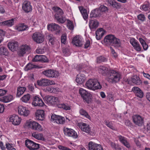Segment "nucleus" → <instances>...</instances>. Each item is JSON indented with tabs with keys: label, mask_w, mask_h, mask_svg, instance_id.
<instances>
[{
	"label": "nucleus",
	"mask_w": 150,
	"mask_h": 150,
	"mask_svg": "<svg viewBox=\"0 0 150 150\" xmlns=\"http://www.w3.org/2000/svg\"><path fill=\"white\" fill-rule=\"evenodd\" d=\"M104 42L106 44H110L112 45L121 47L122 43L120 40L116 38L115 35L110 34L106 36L104 39Z\"/></svg>",
	"instance_id": "f257e3e1"
},
{
	"label": "nucleus",
	"mask_w": 150,
	"mask_h": 150,
	"mask_svg": "<svg viewBox=\"0 0 150 150\" xmlns=\"http://www.w3.org/2000/svg\"><path fill=\"white\" fill-rule=\"evenodd\" d=\"M85 86L87 89L93 91L100 89L102 88L100 83L96 79H89L86 82Z\"/></svg>",
	"instance_id": "f03ea898"
},
{
	"label": "nucleus",
	"mask_w": 150,
	"mask_h": 150,
	"mask_svg": "<svg viewBox=\"0 0 150 150\" xmlns=\"http://www.w3.org/2000/svg\"><path fill=\"white\" fill-rule=\"evenodd\" d=\"M24 126L26 128L39 132L42 131L43 130L42 126L40 124L30 119L26 121L24 124Z\"/></svg>",
	"instance_id": "7ed1b4c3"
},
{
	"label": "nucleus",
	"mask_w": 150,
	"mask_h": 150,
	"mask_svg": "<svg viewBox=\"0 0 150 150\" xmlns=\"http://www.w3.org/2000/svg\"><path fill=\"white\" fill-rule=\"evenodd\" d=\"M106 76L108 81L112 83L118 82L120 78V73L113 70H109Z\"/></svg>",
	"instance_id": "20e7f679"
},
{
	"label": "nucleus",
	"mask_w": 150,
	"mask_h": 150,
	"mask_svg": "<svg viewBox=\"0 0 150 150\" xmlns=\"http://www.w3.org/2000/svg\"><path fill=\"white\" fill-rule=\"evenodd\" d=\"M52 9L54 11V17L59 22L63 23L66 21V18L63 17V12L60 8L54 7Z\"/></svg>",
	"instance_id": "39448f33"
},
{
	"label": "nucleus",
	"mask_w": 150,
	"mask_h": 150,
	"mask_svg": "<svg viewBox=\"0 0 150 150\" xmlns=\"http://www.w3.org/2000/svg\"><path fill=\"white\" fill-rule=\"evenodd\" d=\"M42 73L48 78H56L59 76V73L58 71L51 69L44 70Z\"/></svg>",
	"instance_id": "423d86ee"
},
{
	"label": "nucleus",
	"mask_w": 150,
	"mask_h": 150,
	"mask_svg": "<svg viewBox=\"0 0 150 150\" xmlns=\"http://www.w3.org/2000/svg\"><path fill=\"white\" fill-rule=\"evenodd\" d=\"M44 100L50 105H54L59 102V100L57 97L51 96H45Z\"/></svg>",
	"instance_id": "0eeeda50"
},
{
	"label": "nucleus",
	"mask_w": 150,
	"mask_h": 150,
	"mask_svg": "<svg viewBox=\"0 0 150 150\" xmlns=\"http://www.w3.org/2000/svg\"><path fill=\"white\" fill-rule=\"evenodd\" d=\"M8 121L12 122L14 125H18L21 123L22 119L18 115L13 114L11 115L8 118Z\"/></svg>",
	"instance_id": "6e6552de"
},
{
	"label": "nucleus",
	"mask_w": 150,
	"mask_h": 150,
	"mask_svg": "<svg viewBox=\"0 0 150 150\" xmlns=\"http://www.w3.org/2000/svg\"><path fill=\"white\" fill-rule=\"evenodd\" d=\"M51 121L58 124H63L65 122L64 118L61 116L53 114L51 116Z\"/></svg>",
	"instance_id": "1a4fd4ad"
},
{
	"label": "nucleus",
	"mask_w": 150,
	"mask_h": 150,
	"mask_svg": "<svg viewBox=\"0 0 150 150\" xmlns=\"http://www.w3.org/2000/svg\"><path fill=\"white\" fill-rule=\"evenodd\" d=\"M25 145L30 150H36L39 148V144L30 140L28 139L25 140Z\"/></svg>",
	"instance_id": "9d476101"
},
{
	"label": "nucleus",
	"mask_w": 150,
	"mask_h": 150,
	"mask_svg": "<svg viewBox=\"0 0 150 150\" xmlns=\"http://www.w3.org/2000/svg\"><path fill=\"white\" fill-rule=\"evenodd\" d=\"M17 110L19 115L24 117L28 116L30 113V111L27 108L22 105L18 106Z\"/></svg>",
	"instance_id": "9b49d317"
},
{
	"label": "nucleus",
	"mask_w": 150,
	"mask_h": 150,
	"mask_svg": "<svg viewBox=\"0 0 150 150\" xmlns=\"http://www.w3.org/2000/svg\"><path fill=\"white\" fill-rule=\"evenodd\" d=\"M32 105L34 106H38L43 107L44 108H46L47 107L42 99L37 96H35L34 98Z\"/></svg>",
	"instance_id": "f8f14e48"
},
{
	"label": "nucleus",
	"mask_w": 150,
	"mask_h": 150,
	"mask_svg": "<svg viewBox=\"0 0 150 150\" xmlns=\"http://www.w3.org/2000/svg\"><path fill=\"white\" fill-rule=\"evenodd\" d=\"M18 48L19 49H18L19 50L18 51V53L20 56H22L26 53H29L30 52V47H8L13 52H14Z\"/></svg>",
	"instance_id": "ddd939ff"
},
{
	"label": "nucleus",
	"mask_w": 150,
	"mask_h": 150,
	"mask_svg": "<svg viewBox=\"0 0 150 150\" xmlns=\"http://www.w3.org/2000/svg\"><path fill=\"white\" fill-rule=\"evenodd\" d=\"M37 83L38 85L41 86H47L55 84L54 81L46 79H43L38 80Z\"/></svg>",
	"instance_id": "4468645a"
},
{
	"label": "nucleus",
	"mask_w": 150,
	"mask_h": 150,
	"mask_svg": "<svg viewBox=\"0 0 150 150\" xmlns=\"http://www.w3.org/2000/svg\"><path fill=\"white\" fill-rule=\"evenodd\" d=\"M64 134L67 136L72 137L74 138L78 137L77 133L71 129L65 127L64 128Z\"/></svg>",
	"instance_id": "2eb2a0df"
},
{
	"label": "nucleus",
	"mask_w": 150,
	"mask_h": 150,
	"mask_svg": "<svg viewBox=\"0 0 150 150\" xmlns=\"http://www.w3.org/2000/svg\"><path fill=\"white\" fill-rule=\"evenodd\" d=\"M88 150H103L102 146L92 141L90 142L88 144Z\"/></svg>",
	"instance_id": "dca6fc26"
},
{
	"label": "nucleus",
	"mask_w": 150,
	"mask_h": 150,
	"mask_svg": "<svg viewBox=\"0 0 150 150\" xmlns=\"http://www.w3.org/2000/svg\"><path fill=\"white\" fill-rule=\"evenodd\" d=\"M32 37L33 40L38 43H42L44 40V35L39 33H34Z\"/></svg>",
	"instance_id": "f3484780"
},
{
	"label": "nucleus",
	"mask_w": 150,
	"mask_h": 150,
	"mask_svg": "<svg viewBox=\"0 0 150 150\" xmlns=\"http://www.w3.org/2000/svg\"><path fill=\"white\" fill-rule=\"evenodd\" d=\"M72 43L76 46L81 47L83 44L82 38L79 35H76L74 38Z\"/></svg>",
	"instance_id": "a211bd4d"
},
{
	"label": "nucleus",
	"mask_w": 150,
	"mask_h": 150,
	"mask_svg": "<svg viewBox=\"0 0 150 150\" xmlns=\"http://www.w3.org/2000/svg\"><path fill=\"white\" fill-rule=\"evenodd\" d=\"M78 126L82 131L87 133L90 132L91 129L88 124L81 122L78 124Z\"/></svg>",
	"instance_id": "6ab92c4d"
},
{
	"label": "nucleus",
	"mask_w": 150,
	"mask_h": 150,
	"mask_svg": "<svg viewBox=\"0 0 150 150\" xmlns=\"http://www.w3.org/2000/svg\"><path fill=\"white\" fill-rule=\"evenodd\" d=\"M22 9L26 13H28L32 11V8L30 2L25 1L23 3Z\"/></svg>",
	"instance_id": "aec40b11"
},
{
	"label": "nucleus",
	"mask_w": 150,
	"mask_h": 150,
	"mask_svg": "<svg viewBox=\"0 0 150 150\" xmlns=\"http://www.w3.org/2000/svg\"><path fill=\"white\" fill-rule=\"evenodd\" d=\"M35 115L37 120L42 121L45 119V113L43 110H37L35 112Z\"/></svg>",
	"instance_id": "412c9836"
},
{
	"label": "nucleus",
	"mask_w": 150,
	"mask_h": 150,
	"mask_svg": "<svg viewBox=\"0 0 150 150\" xmlns=\"http://www.w3.org/2000/svg\"><path fill=\"white\" fill-rule=\"evenodd\" d=\"M86 79L85 75L82 74H79L76 76V81L78 85L82 84Z\"/></svg>",
	"instance_id": "4be33fe9"
},
{
	"label": "nucleus",
	"mask_w": 150,
	"mask_h": 150,
	"mask_svg": "<svg viewBox=\"0 0 150 150\" xmlns=\"http://www.w3.org/2000/svg\"><path fill=\"white\" fill-rule=\"evenodd\" d=\"M127 81L128 83L130 85H132V83L139 85L140 83L139 78L137 75H134L132 77L129 78Z\"/></svg>",
	"instance_id": "5701e85b"
},
{
	"label": "nucleus",
	"mask_w": 150,
	"mask_h": 150,
	"mask_svg": "<svg viewBox=\"0 0 150 150\" xmlns=\"http://www.w3.org/2000/svg\"><path fill=\"white\" fill-rule=\"evenodd\" d=\"M47 28L49 30L51 31H56L59 33L60 30L61 28L58 25L55 23H52L48 25Z\"/></svg>",
	"instance_id": "b1692460"
},
{
	"label": "nucleus",
	"mask_w": 150,
	"mask_h": 150,
	"mask_svg": "<svg viewBox=\"0 0 150 150\" xmlns=\"http://www.w3.org/2000/svg\"><path fill=\"white\" fill-rule=\"evenodd\" d=\"M133 120L134 123L139 126H141L143 124V119L139 115H134L133 117Z\"/></svg>",
	"instance_id": "393cba45"
},
{
	"label": "nucleus",
	"mask_w": 150,
	"mask_h": 150,
	"mask_svg": "<svg viewBox=\"0 0 150 150\" xmlns=\"http://www.w3.org/2000/svg\"><path fill=\"white\" fill-rule=\"evenodd\" d=\"M44 91H48L54 93H58L59 92H62V90L60 89L57 88L53 87L51 86L47 87L44 89Z\"/></svg>",
	"instance_id": "a878e982"
},
{
	"label": "nucleus",
	"mask_w": 150,
	"mask_h": 150,
	"mask_svg": "<svg viewBox=\"0 0 150 150\" xmlns=\"http://www.w3.org/2000/svg\"><path fill=\"white\" fill-rule=\"evenodd\" d=\"M34 62L40 61L43 62H48L47 57L45 55H36L33 59Z\"/></svg>",
	"instance_id": "bb28decb"
},
{
	"label": "nucleus",
	"mask_w": 150,
	"mask_h": 150,
	"mask_svg": "<svg viewBox=\"0 0 150 150\" xmlns=\"http://www.w3.org/2000/svg\"><path fill=\"white\" fill-rule=\"evenodd\" d=\"M103 14L99 8L96 9L91 11L90 13V17H100Z\"/></svg>",
	"instance_id": "cd10ccee"
},
{
	"label": "nucleus",
	"mask_w": 150,
	"mask_h": 150,
	"mask_svg": "<svg viewBox=\"0 0 150 150\" xmlns=\"http://www.w3.org/2000/svg\"><path fill=\"white\" fill-rule=\"evenodd\" d=\"M132 91L137 96L140 98L143 97V92L139 88L134 87L132 88Z\"/></svg>",
	"instance_id": "c85d7f7f"
},
{
	"label": "nucleus",
	"mask_w": 150,
	"mask_h": 150,
	"mask_svg": "<svg viewBox=\"0 0 150 150\" xmlns=\"http://www.w3.org/2000/svg\"><path fill=\"white\" fill-rule=\"evenodd\" d=\"M82 98L84 101L88 104L91 103H92V96L89 92Z\"/></svg>",
	"instance_id": "c756f323"
},
{
	"label": "nucleus",
	"mask_w": 150,
	"mask_h": 150,
	"mask_svg": "<svg viewBox=\"0 0 150 150\" xmlns=\"http://www.w3.org/2000/svg\"><path fill=\"white\" fill-rule=\"evenodd\" d=\"M118 138L120 142L127 148L130 147L129 144L127 142L126 138L121 135L119 136Z\"/></svg>",
	"instance_id": "7c9ffc66"
},
{
	"label": "nucleus",
	"mask_w": 150,
	"mask_h": 150,
	"mask_svg": "<svg viewBox=\"0 0 150 150\" xmlns=\"http://www.w3.org/2000/svg\"><path fill=\"white\" fill-rule=\"evenodd\" d=\"M14 20V19L12 18L10 20L2 22L0 24L2 25L10 27L13 25Z\"/></svg>",
	"instance_id": "2f4dec72"
},
{
	"label": "nucleus",
	"mask_w": 150,
	"mask_h": 150,
	"mask_svg": "<svg viewBox=\"0 0 150 150\" xmlns=\"http://www.w3.org/2000/svg\"><path fill=\"white\" fill-rule=\"evenodd\" d=\"M78 8L83 18L84 19H86L88 18V15L86 10L82 6H79Z\"/></svg>",
	"instance_id": "473e14b6"
},
{
	"label": "nucleus",
	"mask_w": 150,
	"mask_h": 150,
	"mask_svg": "<svg viewBox=\"0 0 150 150\" xmlns=\"http://www.w3.org/2000/svg\"><path fill=\"white\" fill-rule=\"evenodd\" d=\"M26 90L25 87H19L17 88L16 96L19 97L23 94Z\"/></svg>",
	"instance_id": "72a5a7b5"
},
{
	"label": "nucleus",
	"mask_w": 150,
	"mask_h": 150,
	"mask_svg": "<svg viewBox=\"0 0 150 150\" xmlns=\"http://www.w3.org/2000/svg\"><path fill=\"white\" fill-rule=\"evenodd\" d=\"M98 25L99 23L97 21L91 20L89 21V26L91 29L96 28Z\"/></svg>",
	"instance_id": "f704fd0d"
},
{
	"label": "nucleus",
	"mask_w": 150,
	"mask_h": 150,
	"mask_svg": "<svg viewBox=\"0 0 150 150\" xmlns=\"http://www.w3.org/2000/svg\"><path fill=\"white\" fill-rule=\"evenodd\" d=\"M32 136L33 137L38 140H44L45 139L42 134H38L35 132L32 134Z\"/></svg>",
	"instance_id": "c9c22d12"
},
{
	"label": "nucleus",
	"mask_w": 150,
	"mask_h": 150,
	"mask_svg": "<svg viewBox=\"0 0 150 150\" xmlns=\"http://www.w3.org/2000/svg\"><path fill=\"white\" fill-rule=\"evenodd\" d=\"M58 107L65 110H70L71 109V105L67 103L60 104L58 105Z\"/></svg>",
	"instance_id": "e433bc0d"
},
{
	"label": "nucleus",
	"mask_w": 150,
	"mask_h": 150,
	"mask_svg": "<svg viewBox=\"0 0 150 150\" xmlns=\"http://www.w3.org/2000/svg\"><path fill=\"white\" fill-rule=\"evenodd\" d=\"M79 112L81 115L91 120V118L90 116L85 110L83 108L79 110Z\"/></svg>",
	"instance_id": "4c0bfd02"
},
{
	"label": "nucleus",
	"mask_w": 150,
	"mask_h": 150,
	"mask_svg": "<svg viewBox=\"0 0 150 150\" xmlns=\"http://www.w3.org/2000/svg\"><path fill=\"white\" fill-rule=\"evenodd\" d=\"M14 98L13 96L9 95L3 97L2 101L4 103H7L12 101Z\"/></svg>",
	"instance_id": "58836bf2"
},
{
	"label": "nucleus",
	"mask_w": 150,
	"mask_h": 150,
	"mask_svg": "<svg viewBox=\"0 0 150 150\" xmlns=\"http://www.w3.org/2000/svg\"><path fill=\"white\" fill-rule=\"evenodd\" d=\"M30 98V95L29 94H27L21 98L20 100L23 103H27L29 101Z\"/></svg>",
	"instance_id": "ea45409f"
},
{
	"label": "nucleus",
	"mask_w": 150,
	"mask_h": 150,
	"mask_svg": "<svg viewBox=\"0 0 150 150\" xmlns=\"http://www.w3.org/2000/svg\"><path fill=\"white\" fill-rule=\"evenodd\" d=\"M98 71L100 73L104 75L106 74V72L108 71V68L103 66H101L99 67Z\"/></svg>",
	"instance_id": "a19ab883"
},
{
	"label": "nucleus",
	"mask_w": 150,
	"mask_h": 150,
	"mask_svg": "<svg viewBox=\"0 0 150 150\" xmlns=\"http://www.w3.org/2000/svg\"><path fill=\"white\" fill-rule=\"evenodd\" d=\"M28 28L27 25L24 23H22L19 25L17 28V30L19 31H24L26 30Z\"/></svg>",
	"instance_id": "79ce46f5"
},
{
	"label": "nucleus",
	"mask_w": 150,
	"mask_h": 150,
	"mask_svg": "<svg viewBox=\"0 0 150 150\" xmlns=\"http://www.w3.org/2000/svg\"><path fill=\"white\" fill-rule=\"evenodd\" d=\"M79 92L82 98L89 92L83 88H80L79 90Z\"/></svg>",
	"instance_id": "37998d69"
},
{
	"label": "nucleus",
	"mask_w": 150,
	"mask_h": 150,
	"mask_svg": "<svg viewBox=\"0 0 150 150\" xmlns=\"http://www.w3.org/2000/svg\"><path fill=\"white\" fill-rule=\"evenodd\" d=\"M130 42L133 47H140V45L134 38H132L130 40Z\"/></svg>",
	"instance_id": "c03bdc74"
},
{
	"label": "nucleus",
	"mask_w": 150,
	"mask_h": 150,
	"mask_svg": "<svg viewBox=\"0 0 150 150\" xmlns=\"http://www.w3.org/2000/svg\"><path fill=\"white\" fill-rule=\"evenodd\" d=\"M47 38L49 40V44L52 45L54 44V38L52 34H48L47 36Z\"/></svg>",
	"instance_id": "a18cd8bd"
},
{
	"label": "nucleus",
	"mask_w": 150,
	"mask_h": 150,
	"mask_svg": "<svg viewBox=\"0 0 150 150\" xmlns=\"http://www.w3.org/2000/svg\"><path fill=\"white\" fill-rule=\"evenodd\" d=\"M63 52L66 56H69L70 54V51L68 47H64L63 49Z\"/></svg>",
	"instance_id": "49530a36"
},
{
	"label": "nucleus",
	"mask_w": 150,
	"mask_h": 150,
	"mask_svg": "<svg viewBox=\"0 0 150 150\" xmlns=\"http://www.w3.org/2000/svg\"><path fill=\"white\" fill-rule=\"evenodd\" d=\"M18 42L15 41L9 42L8 44V47H18Z\"/></svg>",
	"instance_id": "de8ad7c7"
},
{
	"label": "nucleus",
	"mask_w": 150,
	"mask_h": 150,
	"mask_svg": "<svg viewBox=\"0 0 150 150\" xmlns=\"http://www.w3.org/2000/svg\"><path fill=\"white\" fill-rule=\"evenodd\" d=\"M105 32V31L103 28H101L97 30L96 31V32L97 34H98L100 37H102L104 35Z\"/></svg>",
	"instance_id": "09e8293b"
},
{
	"label": "nucleus",
	"mask_w": 150,
	"mask_h": 150,
	"mask_svg": "<svg viewBox=\"0 0 150 150\" xmlns=\"http://www.w3.org/2000/svg\"><path fill=\"white\" fill-rule=\"evenodd\" d=\"M45 51V49L44 47H38L36 50V52L38 54H42Z\"/></svg>",
	"instance_id": "8fccbe9b"
},
{
	"label": "nucleus",
	"mask_w": 150,
	"mask_h": 150,
	"mask_svg": "<svg viewBox=\"0 0 150 150\" xmlns=\"http://www.w3.org/2000/svg\"><path fill=\"white\" fill-rule=\"evenodd\" d=\"M99 9L100 11L102 14L108 11V10L107 7L103 5L100 6Z\"/></svg>",
	"instance_id": "3c124183"
},
{
	"label": "nucleus",
	"mask_w": 150,
	"mask_h": 150,
	"mask_svg": "<svg viewBox=\"0 0 150 150\" xmlns=\"http://www.w3.org/2000/svg\"><path fill=\"white\" fill-rule=\"evenodd\" d=\"M105 123L108 127L113 130L115 129V128L113 126L112 122H111L105 120Z\"/></svg>",
	"instance_id": "603ef678"
},
{
	"label": "nucleus",
	"mask_w": 150,
	"mask_h": 150,
	"mask_svg": "<svg viewBox=\"0 0 150 150\" xmlns=\"http://www.w3.org/2000/svg\"><path fill=\"white\" fill-rule=\"evenodd\" d=\"M34 67V66L31 63H29L25 67L24 70L25 71H27L31 69Z\"/></svg>",
	"instance_id": "864d4df0"
},
{
	"label": "nucleus",
	"mask_w": 150,
	"mask_h": 150,
	"mask_svg": "<svg viewBox=\"0 0 150 150\" xmlns=\"http://www.w3.org/2000/svg\"><path fill=\"white\" fill-rule=\"evenodd\" d=\"M97 61L98 62H100L106 61H107V59L106 58L104 57L100 56L97 57Z\"/></svg>",
	"instance_id": "5fc2aeb1"
},
{
	"label": "nucleus",
	"mask_w": 150,
	"mask_h": 150,
	"mask_svg": "<svg viewBox=\"0 0 150 150\" xmlns=\"http://www.w3.org/2000/svg\"><path fill=\"white\" fill-rule=\"evenodd\" d=\"M139 40L142 47H144L146 46H147V47H148L144 40H143L142 38H139Z\"/></svg>",
	"instance_id": "6e6d98bb"
},
{
	"label": "nucleus",
	"mask_w": 150,
	"mask_h": 150,
	"mask_svg": "<svg viewBox=\"0 0 150 150\" xmlns=\"http://www.w3.org/2000/svg\"><path fill=\"white\" fill-rule=\"evenodd\" d=\"M112 6L115 8L119 9L121 7V5L120 4L117 3L115 1Z\"/></svg>",
	"instance_id": "4d7b16f0"
},
{
	"label": "nucleus",
	"mask_w": 150,
	"mask_h": 150,
	"mask_svg": "<svg viewBox=\"0 0 150 150\" xmlns=\"http://www.w3.org/2000/svg\"><path fill=\"white\" fill-rule=\"evenodd\" d=\"M148 47H134V49L138 52H142L144 50H146L148 49Z\"/></svg>",
	"instance_id": "13d9d810"
},
{
	"label": "nucleus",
	"mask_w": 150,
	"mask_h": 150,
	"mask_svg": "<svg viewBox=\"0 0 150 150\" xmlns=\"http://www.w3.org/2000/svg\"><path fill=\"white\" fill-rule=\"evenodd\" d=\"M142 8L145 11L148 10L150 9V6L149 4H146L142 6Z\"/></svg>",
	"instance_id": "bf43d9fd"
},
{
	"label": "nucleus",
	"mask_w": 150,
	"mask_h": 150,
	"mask_svg": "<svg viewBox=\"0 0 150 150\" xmlns=\"http://www.w3.org/2000/svg\"><path fill=\"white\" fill-rule=\"evenodd\" d=\"M68 28L70 30H72L74 28V25L70 21H68L67 24Z\"/></svg>",
	"instance_id": "052dcab7"
},
{
	"label": "nucleus",
	"mask_w": 150,
	"mask_h": 150,
	"mask_svg": "<svg viewBox=\"0 0 150 150\" xmlns=\"http://www.w3.org/2000/svg\"><path fill=\"white\" fill-rule=\"evenodd\" d=\"M66 36L65 35H63L61 37V42L64 44H65L66 43Z\"/></svg>",
	"instance_id": "680f3d73"
},
{
	"label": "nucleus",
	"mask_w": 150,
	"mask_h": 150,
	"mask_svg": "<svg viewBox=\"0 0 150 150\" xmlns=\"http://www.w3.org/2000/svg\"><path fill=\"white\" fill-rule=\"evenodd\" d=\"M137 18L139 20L142 21H144L145 19V17L142 14H141L137 16Z\"/></svg>",
	"instance_id": "e2e57ef3"
},
{
	"label": "nucleus",
	"mask_w": 150,
	"mask_h": 150,
	"mask_svg": "<svg viewBox=\"0 0 150 150\" xmlns=\"http://www.w3.org/2000/svg\"><path fill=\"white\" fill-rule=\"evenodd\" d=\"M58 147L59 149L61 150H71V149L62 145H59Z\"/></svg>",
	"instance_id": "0e129e2a"
},
{
	"label": "nucleus",
	"mask_w": 150,
	"mask_h": 150,
	"mask_svg": "<svg viewBox=\"0 0 150 150\" xmlns=\"http://www.w3.org/2000/svg\"><path fill=\"white\" fill-rule=\"evenodd\" d=\"M6 52V49L5 47H0V55L5 54Z\"/></svg>",
	"instance_id": "69168bd1"
},
{
	"label": "nucleus",
	"mask_w": 150,
	"mask_h": 150,
	"mask_svg": "<svg viewBox=\"0 0 150 150\" xmlns=\"http://www.w3.org/2000/svg\"><path fill=\"white\" fill-rule=\"evenodd\" d=\"M7 91L0 89V97L2 96L5 94L7 92Z\"/></svg>",
	"instance_id": "338daca9"
},
{
	"label": "nucleus",
	"mask_w": 150,
	"mask_h": 150,
	"mask_svg": "<svg viewBox=\"0 0 150 150\" xmlns=\"http://www.w3.org/2000/svg\"><path fill=\"white\" fill-rule=\"evenodd\" d=\"M111 51L112 54L113 56L115 58H116L117 57V54L112 47H111Z\"/></svg>",
	"instance_id": "774afa93"
}]
</instances>
